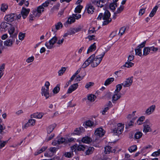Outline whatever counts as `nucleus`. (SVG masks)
<instances>
[{
    "instance_id": "1",
    "label": "nucleus",
    "mask_w": 160,
    "mask_h": 160,
    "mask_svg": "<svg viewBox=\"0 0 160 160\" xmlns=\"http://www.w3.org/2000/svg\"><path fill=\"white\" fill-rule=\"evenodd\" d=\"M110 49V48L107 46L102 49L103 52L101 54L96 56L95 54H93L89 57L83 63L82 68H84L90 64L92 68L97 67L101 62L105 53Z\"/></svg>"
},
{
    "instance_id": "2",
    "label": "nucleus",
    "mask_w": 160,
    "mask_h": 160,
    "mask_svg": "<svg viewBox=\"0 0 160 160\" xmlns=\"http://www.w3.org/2000/svg\"><path fill=\"white\" fill-rule=\"evenodd\" d=\"M111 14L110 12L108 10H105L103 14L102 13H100L97 18L98 20H101L102 18L103 21L102 25H106L108 24L112 21V19L110 18Z\"/></svg>"
},
{
    "instance_id": "3",
    "label": "nucleus",
    "mask_w": 160,
    "mask_h": 160,
    "mask_svg": "<svg viewBox=\"0 0 160 160\" xmlns=\"http://www.w3.org/2000/svg\"><path fill=\"white\" fill-rule=\"evenodd\" d=\"M122 88L121 84H118L116 86V89L114 92L113 95L112 97V101L114 103L115 101H117L121 97L122 94L120 91Z\"/></svg>"
},
{
    "instance_id": "4",
    "label": "nucleus",
    "mask_w": 160,
    "mask_h": 160,
    "mask_svg": "<svg viewBox=\"0 0 160 160\" xmlns=\"http://www.w3.org/2000/svg\"><path fill=\"white\" fill-rule=\"evenodd\" d=\"M124 125L119 123L114 128L111 129V132L114 135H119L121 134L123 130Z\"/></svg>"
},
{
    "instance_id": "5",
    "label": "nucleus",
    "mask_w": 160,
    "mask_h": 160,
    "mask_svg": "<svg viewBox=\"0 0 160 160\" xmlns=\"http://www.w3.org/2000/svg\"><path fill=\"white\" fill-rule=\"evenodd\" d=\"M57 40V37L55 36L53 37L49 41L46 42L45 45L48 49H52L54 48V45L56 42Z\"/></svg>"
},
{
    "instance_id": "6",
    "label": "nucleus",
    "mask_w": 160,
    "mask_h": 160,
    "mask_svg": "<svg viewBox=\"0 0 160 160\" xmlns=\"http://www.w3.org/2000/svg\"><path fill=\"white\" fill-rule=\"evenodd\" d=\"M133 78L132 76L126 78L125 80L122 83L120 84H121V86L125 88L127 87H130L132 84L133 82Z\"/></svg>"
},
{
    "instance_id": "7",
    "label": "nucleus",
    "mask_w": 160,
    "mask_h": 160,
    "mask_svg": "<svg viewBox=\"0 0 160 160\" xmlns=\"http://www.w3.org/2000/svg\"><path fill=\"white\" fill-rule=\"evenodd\" d=\"M71 149L72 152H76L77 151H83L84 150L86 149V147L85 146L83 145H78L76 144L71 147Z\"/></svg>"
},
{
    "instance_id": "8",
    "label": "nucleus",
    "mask_w": 160,
    "mask_h": 160,
    "mask_svg": "<svg viewBox=\"0 0 160 160\" xmlns=\"http://www.w3.org/2000/svg\"><path fill=\"white\" fill-rule=\"evenodd\" d=\"M146 41L143 42L141 44L138 46L135 49V54L137 55L141 56L142 55V49L143 48L146 44Z\"/></svg>"
},
{
    "instance_id": "9",
    "label": "nucleus",
    "mask_w": 160,
    "mask_h": 160,
    "mask_svg": "<svg viewBox=\"0 0 160 160\" xmlns=\"http://www.w3.org/2000/svg\"><path fill=\"white\" fill-rule=\"evenodd\" d=\"M152 124L150 123L149 120H147L144 123L143 131L145 133L151 131V127Z\"/></svg>"
},
{
    "instance_id": "10",
    "label": "nucleus",
    "mask_w": 160,
    "mask_h": 160,
    "mask_svg": "<svg viewBox=\"0 0 160 160\" xmlns=\"http://www.w3.org/2000/svg\"><path fill=\"white\" fill-rule=\"evenodd\" d=\"M15 41V37L11 36L9 38L4 42V45L7 47H11Z\"/></svg>"
},
{
    "instance_id": "11",
    "label": "nucleus",
    "mask_w": 160,
    "mask_h": 160,
    "mask_svg": "<svg viewBox=\"0 0 160 160\" xmlns=\"http://www.w3.org/2000/svg\"><path fill=\"white\" fill-rule=\"evenodd\" d=\"M49 89H46L45 87H42L41 89V94L42 96H44L46 99H48L50 96L49 93Z\"/></svg>"
},
{
    "instance_id": "12",
    "label": "nucleus",
    "mask_w": 160,
    "mask_h": 160,
    "mask_svg": "<svg viewBox=\"0 0 160 160\" xmlns=\"http://www.w3.org/2000/svg\"><path fill=\"white\" fill-rule=\"evenodd\" d=\"M105 132L102 128H97L94 132L95 136L97 138L102 137L104 134Z\"/></svg>"
},
{
    "instance_id": "13",
    "label": "nucleus",
    "mask_w": 160,
    "mask_h": 160,
    "mask_svg": "<svg viewBox=\"0 0 160 160\" xmlns=\"http://www.w3.org/2000/svg\"><path fill=\"white\" fill-rule=\"evenodd\" d=\"M16 16V14L14 13H11L7 15L5 17V20L8 22H12L14 20Z\"/></svg>"
},
{
    "instance_id": "14",
    "label": "nucleus",
    "mask_w": 160,
    "mask_h": 160,
    "mask_svg": "<svg viewBox=\"0 0 160 160\" xmlns=\"http://www.w3.org/2000/svg\"><path fill=\"white\" fill-rule=\"evenodd\" d=\"M30 11V9L29 8L26 9L22 7L21 12V13L23 18L24 19L26 18Z\"/></svg>"
},
{
    "instance_id": "15",
    "label": "nucleus",
    "mask_w": 160,
    "mask_h": 160,
    "mask_svg": "<svg viewBox=\"0 0 160 160\" xmlns=\"http://www.w3.org/2000/svg\"><path fill=\"white\" fill-rule=\"evenodd\" d=\"M156 106L152 105L149 107L145 111V114L147 115H150L156 109Z\"/></svg>"
},
{
    "instance_id": "16",
    "label": "nucleus",
    "mask_w": 160,
    "mask_h": 160,
    "mask_svg": "<svg viewBox=\"0 0 160 160\" xmlns=\"http://www.w3.org/2000/svg\"><path fill=\"white\" fill-rule=\"evenodd\" d=\"M106 1V0H94L92 2V3L96 5L98 7L102 8L103 6Z\"/></svg>"
},
{
    "instance_id": "17",
    "label": "nucleus",
    "mask_w": 160,
    "mask_h": 160,
    "mask_svg": "<svg viewBox=\"0 0 160 160\" xmlns=\"http://www.w3.org/2000/svg\"><path fill=\"white\" fill-rule=\"evenodd\" d=\"M65 142V139L63 138H61L58 140H55L52 142V144L53 145L55 146L57 144H60L64 143Z\"/></svg>"
},
{
    "instance_id": "18",
    "label": "nucleus",
    "mask_w": 160,
    "mask_h": 160,
    "mask_svg": "<svg viewBox=\"0 0 160 160\" xmlns=\"http://www.w3.org/2000/svg\"><path fill=\"white\" fill-rule=\"evenodd\" d=\"M78 83L73 84L70 86L68 89L67 93H71L72 92L75 90L78 87Z\"/></svg>"
},
{
    "instance_id": "19",
    "label": "nucleus",
    "mask_w": 160,
    "mask_h": 160,
    "mask_svg": "<svg viewBox=\"0 0 160 160\" xmlns=\"http://www.w3.org/2000/svg\"><path fill=\"white\" fill-rule=\"evenodd\" d=\"M84 132V129L83 127H80L76 128L74 131V134L79 135Z\"/></svg>"
},
{
    "instance_id": "20",
    "label": "nucleus",
    "mask_w": 160,
    "mask_h": 160,
    "mask_svg": "<svg viewBox=\"0 0 160 160\" xmlns=\"http://www.w3.org/2000/svg\"><path fill=\"white\" fill-rule=\"evenodd\" d=\"M81 141L84 143L89 144L91 142L92 139L90 137L86 136L82 138Z\"/></svg>"
},
{
    "instance_id": "21",
    "label": "nucleus",
    "mask_w": 160,
    "mask_h": 160,
    "mask_svg": "<svg viewBox=\"0 0 160 160\" xmlns=\"http://www.w3.org/2000/svg\"><path fill=\"white\" fill-rule=\"evenodd\" d=\"M86 8L88 13L92 14L94 12V8L91 4H89L87 5Z\"/></svg>"
},
{
    "instance_id": "22",
    "label": "nucleus",
    "mask_w": 160,
    "mask_h": 160,
    "mask_svg": "<svg viewBox=\"0 0 160 160\" xmlns=\"http://www.w3.org/2000/svg\"><path fill=\"white\" fill-rule=\"evenodd\" d=\"M96 48V43H94L92 44L89 48L87 51V53L88 54L89 52L94 51Z\"/></svg>"
},
{
    "instance_id": "23",
    "label": "nucleus",
    "mask_w": 160,
    "mask_h": 160,
    "mask_svg": "<svg viewBox=\"0 0 160 160\" xmlns=\"http://www.w3.org/2000/svg\"><path fill=\"white\" fill-rule=\"evenodd\" d=\"M43 115V114L42 113H34L31 115L32 118H37L38 119H41L42 118Z\"/></svg>"
},
{
    "instance_id": "24",
    "label": "nucleus",
    "mask_w": 160,
    "mask_h": 160,
    "mask_svg": "<svg viewBox=\"0 0 160 160\" xmlns=\"http://www.w3.org/2000/svg\"><path fill=\"white\" fill-rule=\"evenodd\" d=\"M115 150L114 149L112 150V148L111 147L109 146H106L105 147V152L106 154L109 153L110 152H114Z\"/></svg>"
},
{
    "instance_id": "25",
    "label": "nucleus",
    "mask_w": 160,
    "mask_h": 160,
    "mask_svg": "<svg viewBox=\"0 0 160 160\" xmlns=\"http://www.w3.org/2000/svg\"><path fill=\"white\" fill-rule=\"evenodd\" d=\"M108 125L112 129L116 126L117 124V123L115 120L112 119L108 122Z\"/></svg>"
},
{
    "instance_id": "26",
    "label": "nucleus",
    "mask_w": 160,
    "mask_h": 160,
    "mask_svg": "<svg viewBox=\"0 0 160 160\" xmlns=\"http://www.w3.org/2000/svg\"><path fill=\"white\" fill-rule=\"evenodd\" d=\"M56 126V124L55 123L49 126L47 129V132L48 133H50L53 130Z\"/></svg>"
},
{
    "instance_id": "27",
    "label": "nucleus",
    "mask_w": 160,
    "mask_h": 160,
    "mask_svg": "<svg viewBox=\"0 0 160 160\" xmlns=\"http://www.w3.org/2000/svg\"><path fill=\"white\" fill-rule=\"evenodd\" d=\"M150 52V47H145L143 49V55L146 56Z\"/></svg>"
},
{
    "instance_id": "28",
    "label": "nucleus",
    "mask_w": 160,
    "mask_h": 160,
    "mask_svg": "<svg viewBox=\"0 0 160 160\" xmlns=\"http://www.w3.org/2000/svg\"><path fill=\"white\" fill-rule=\"evenodd\" d=\"M47 148V147H42L41 149L37 150L36 152H35V155L36 156L39 154L41 153L42 152L44 151Z\"/></svg>"
},
{
    "instance_id": "29",
    "label": "nucleus",
    "mask_w": 160,
    "mask_h": 160,
    "mask_svg": "<svg viewBox=\"0 0 160 160\" xmlns=\"http://www.w3.org/2000/svg\"><path fill=\"white\" fill-rule=\"evenodd\" d=\"M94 148L92 147H90L85 152L84 154L85 155H89L91 154L93 152Z\"/></svg>"
},
{
    "instance_id": "30",
    "label": "nucleus",
    "mask_w": 160,
    "mask_h": 160,
    "mask_svg": "<svg viewBox=\"0 0 160 160\" xmlns=\"http://www.w3.org/2000/svg\"><path fill=\"white\" fill-rule=\"evenodd\" d=\"M134 65V63L131 62L127 61V62H125V64L122 66V67L127 68H130L133 67Z\"/></svg>"
},
{
    "instance_id": "31",
    "label": "nucleus",
    "mask_w": 160,
    "mask_h": 160,
    "mask_svg": "<svg viewBox=\"0 0 160 160\" xmlns=\"http://www.w3.org/2000/svg\"><path fill=\"white\" fill-rule=\"evenodd\" d=\"M8 6L7 4L3 3L1 4L0 7V10L2 12H5L8 9Z\"/></svg>"
},
{
    "instance_id": "32",
    "label": "nucleus",
    "mask_w": 160,
    "mask_h": 160,
    "mask_svg": "<svg viewBox=\"0 0 160 160\" xmlns=\"http://www.w3.org/2000/svg\"><path fill=\"white\" fill-rule=\"evenodd\" d=\"M114 78H108L105 81L104 85L106 86H108L111 84L114 80Z\"/></svg>"
},
{
    "instance_id": "33",
    "label": "nucleus",
    "mask_w": 160,
    "mask_h": 160,
    "mask_svg": "<svg viewBox=\"0 0 160 160\" xmlns=\"http://www.w3.org/2000/svg\"><path fill=\"white\" fill-rule=\"evenodd\" d=\"M96 98V96L92 94L89 95L87 97L88 100L91 102L94 101Z\"/></svg>"
},
{
    "instance_id": "34",
    "label": "nucleus",
    "mask_w": 160,
    "mask_h": 160,
    "mask_svg": "<svg viewBox=\"0 0 160 160\" xmlns=\"http://www.w3.org/2000/svg\"><path fill=\"white\" fill-rule=\"evenodd\" d=\"M10 26L9 28L8 29V32L9 34L11 35H12L14 32L15 31V26L12 25L11 24V25H9Z\"/></svg>"
},
{
    "instance_id": "35",
    "label": "nucleus",
    "mask_w": 160,
    "mask_h": 160,
    "mask_svg": "<svg viewBox=\"0 0 160 160\" xmlns=\"http://www.w3.org/2000/svg\"><path fill=\"white\" fill-rule=\"evenodd\" d=\"M117 6L118 4L117 3L112 2L110 4L109 8L111 10L114 11Z\"/></svg>"
},
{
    "instance_id": "36",
    "label": "nucleus",
    "mask_w": 160,
    "mask_h": 160,
    "mask_svg": "<svg viewBox=\"0 0 160 160\" xmlns=\"http://www.w3.org/2000/svg\"><path fill=\"white\" fill-rule=\"evenodd\" d=\"M75 18L72 16L69 17L67 21L66 22L65 25L66 24H71L72 23H73L75 21Z\"/></svg>"
},
{
    "instance_id": "37",
    "label": "nucleus",
    "mask_w": 160,
    "mask_h": 160,
    "mask_svg": "<svg viewBox=\"0 0 160 160\" xmlns=\"http://www.w3.org/2000/svg\"><path fill=\"white\" fill-rule=\"evenodd\" d=\"M137 147L136 145H133L131 146L128 148V150L130 152H135L136 151Z\"/></svg>"
},
{
    "instance_id": "38",
    "label": "nucleus",
    "mask_w": 160,
    "mask_h": 160,
    "mask_svg": "<svg viewBox=\"0 0 160 160\" xmlns=\"http://www.w3.org/2000/svg\"><path fill=\"white\" fill-rule=\"evenodd\" d=\"M142 133L141 132H137L134 135V138L136 139L140 138L142 136Z\"/></svg>"
},
{
    "instance_id": "39",
    "label": "nucleus",
    "mask_w": 160,
    "mask_h": 160,
    "mask_svg": "<svg viewBox=\"0 0 160 160\" xmlns=\"http://www.w3.org/2000/svg\"><path fill=\"white\" fill-rule=\"evenodd\" d=\"M145 119V117L144 116H142L139 118L137 121V124L139 125L142 124Z\"/></svg>"
},
{
    "instance_id": "40",
    "label": "nucleus",
    "mask_w": 160,
    "mask_h": 160,
    "mask_svg": "<svg viewBox=\"0 0 160 160\" xmlns=\"http://www.w3.org/2000/svg\"><path fill=\"white\" fill-rule=\"evenodd\" d=\"M66 70V68L65 67H62L58 71V75L59 76L62 75L64 73Z\"/></svg>"
},
{
    "instance_id": "41",
    "label": "nucleus",
    "mask_w": 160,
    "mask_h": 160,
    "mask_svg": "<svg viewBox=\"0 0 160 160\" xmlns=\"http://www.w3.org/2000/svg\"><path fill=\"white\" fill-rule=\"evenodd\" d=\"M63 25L61 22H59L55 24V27L56 30H58L62 28Z\"/></svg>"
},
{
    "instance_id": "42",
    "label": "nucleus",
    "mask_w": 160,
    "mask_h": 160,
    "mask_svg": "<svg viewBox=\"0 0 160 160\" xmlns=\"http://www.w3.org/2000/svg\"><path fill=\"white\" fill-rule=\"evenodd\" d=\"M124 7L121 5L118 8L117 11L114 12L115 15L120 13L124 9Z\"/></svg>"
},
{
    "instance_id": "43",
    "label": "nucleus",
    "mask_w": 160,
    "mask_h": 160,
    "mask_svg": "<svg viewBox=\"0 0 160 160\" xmlns=\"http://www.w3.org/2000/svg\"><path fill=\"white\" fill-rule=\"evenodd\" d=\"M82 8V6L79 5L78 6L75 8V12L76 13H79L81 12V10Z\"/></svg>"
},
{
    "instance_id": "44",
    "label": "nucleus",
    "mask_w": 160,
    "mask_h": 160,
    "mask_svg": "<svg viewBox=\"0 0 160 160\" xmlns=\"http://www.w3.org/2000/svg\"><path fill=\"white\" fill-rule=\"evenodd\" d=\"M4 67L5 65L4 64H2L0 66V78L3 75V72L4 71Z\"/></svg>"
},
{
    "instance_id": "45",
    "label": "nucleus",
    "mask_w": 160,
    "mask_h": 160,
    "mask_svg": "<svg viewBox=\"0 0 160 160\" xmlns=\"http://www.w3.org/2000/svg\"><path fill=\"white\" fill-rule=\"evenodd\" d=\"M64 39L63 38H60L57 41V44L58 45V46H61L63 42Z\"/></svg>"
},
{
    "instance_id": "46",
    "label": "nucleus",
    "mask_w": 160,
    "mask_h": 160,
    "mask_svg": "<svg viewBox=\"0 0 160 160\" xmlns=\"http://www.w3.org/2000/svg\"><path fill=\"white\" fill-rule=\"evenodd\" d=\"M32 14L34 16L36 17H39L41 15L40 14L36 9L33 10L32 12Z\"/></svg>"
},
{
    "instance_id": "47",
    "label": "nucleus",
    "mask_w": 160,
    "mask_h": 160,
    "mask_svg": "<svg viewBox=\"0 0 160 160\" xmlns=\"http://www.w3.org/2000/svg\"><path fill=\"white\" fill-rule=\"evenodd\" d=\"M94 85V83L92 82H89L87 83L85 86V88L88 89L92 86Z\"/></svg>"
},
{
    "instance_id": "48",
    "label": "nucleus",
    "mask_w": 160,
    "mask_h": 160,
    "mask_svg": "<svg viewBox=\"0 0 160 160\" xmlns=\"http://www.w3.org/2000/svg\"><path fill=\"white\" fill-rule=\"evenodd\" d=\"M28 122L31 126H33L35 124L36 120L33 119H30L29 120Z\"/></svg>"
},
{
    "instance_id": "49",
    "label": "nucleus",
    "mask_w": 160,
    "mask_h": 160,
    "mask_svg": "<svg viewBox=\"0 0 160 160\" xmlns=\"http://www.w3.org/2000/svg\"><path fill=\"white\" fill-rule=\"evenodd\" d=\"M8 142L7 141H2L0 140V149L4 147L5 144Z\"/></svg>"
},
{
    "instance_id": "50",
    "label": "nucleus",
    "mask_w": 160,
    "mask_h": 160,
    "mask_svg": "<svg viewBox=\"0 0 160 160\" xmlns=\"http://www.w3.org/2000/svg\"><path fill=\"white\" fill-rule=\"evenodd\" d=\"M36 10L41 15L42 13L44 11V8L42 7V6H39L38 7Z\"/></svg>"
},
{
    "instance_id": "51",
    "label": "nucleus",
    "mask_w": 160,
    "mask_h": 160,
    "mask_svg": "<svg viewBox=\"0 0 160 160\" xmlns=\"http://www.w3.org/2000/svg\"><path fill=\"white\" fill-rule=\"evenodd\" d=\"M25 37V33L20 32L18 35V37L19 40H22Z\"/></svg>"
},
{
    "instance_id": "52",
    "label": "nucleus",
    "mask_w": 160,
    "mask_h": 160,
    "mask_svg": "<svg viewBox=\"0 0 160 160\" xmlns=\"http://www.w3.org/2000/svg\"><path fill=\"white\" fill-rule=\"evenodd\" d=\"M34 60V57L33 56H32L31 57L28 58L26 60V62L28 63H29L32 62Z\"/></svg>"
},
{
    "instance_id": "53",
    "label": "nucleus",
    "mask_w": 160,
    "mask_h": 160,
    "mask_svg": "<svg viewBox=\"0 0 160 160\" xmlns=\"http://www.w3.org/2000/svg\"><path fill=\"white\" fill-rule=\"evenodd\" d=\"M126 28L125 27L121 28L119 30V34H120V36H122L123 34L125 31Z\"/></svg>"
},
{
    "instance_id": "54",
    "label": "nucleus",
    "mask_w": 160,
    "mask_h": 160,
    "mask_svg": "<svg viewBox=\"0 0 160 160\" xmlns=\"http://www.w3.org/2000/svg\"><path fill=\"white\" fill-rule=\"evenodd\" d=\"M134 120L132 119V120L128 122L126 125L128 128H129L133 125L134 123Z\"/></svg>"
},
{
    "instance_id": "55",
    "label": "nucleus",
    "mask_w": 160,
    "mask_h": 160,
    "mask_svg": "<svg viewBox=\"0 0 160 160\" xmlns=\"http://www.w3.org/2000/svg\"><path fill=\"white\" fill-rule=\"evenodd\" d=\"M60 90V88L58 86H56L54 88L52 92L54 94H57L59 92Z\"/></svg>"
},
{
    "instance_id": "56",
    "label": "nucleus",
    "mask_w": 160,
    "mask_h": 160,
    "mask_svg": "<svg viewBox=\"0 0 160 160\" xmlns=\"http://www.w3.org/2000/svg\"><path fill=\"white\" fill-rule=\"evenodd\" d=\"M1 26L4 28H6L7 27H8L9 25H11V24L6 22H2L1 24Z\"/></svg>"
},
{
    "instance_id": "57",
    "label": "nucleus",
    "mask_w": 160,
    "mask_h": 160,
    "mask_svg": "<svg viewBox=\"0 0 160 160\" xmlns=\"http://www.w3.org/2000/svg\"><path fill=\"white\" fill-rule=\"evenodd\" d=\"M72 17L75 18V20L81 18V15L79 14H73L72 15Z\"/></svg>"
},
{
    "instance_id": "58",
    "label": "nucleus",
    "mask_w": 160,
    "mask_h": 160,
    "mask_svg": "<svg viewBox=\"0 0 160 160\" xmlns=\"http://www.w3.org/2000/svg\"><path fill=\"white\" fill-rule=\"evenodd\" d=\"M93 124L94 123L93 122L89 120L86 122L85 125L87 126L91 127L93 125Z\"/></svg>"
},
{
    "instance_id": "59",
    "label": "nucleus",
    "mask_w": 160,
    "mask_h": 160,
    "mask_svg": "<svg viewBox=\"0 0 160 160\" xmlns=\"http://www.w3.org/2000/svg\"><path fill=\"white\" fill-rule=\"evenodd\" d=\"M160 155V149L158 150V151L153 152L152 154V156L154 157H157Z\"/></svg>"
},
{
    "instance_id": "60",
    "label": "nucleus",
    "mask_w": 160,
    "mask_h": 160,
    "mask_svg": "<svg viewBox=\"0 0 160 160\" xmlns=\"http://www.w3.org/2000/svg\"><path fill=\"white\" fill-rule=\"evenodd\" d=\"M150 51H152L154 52H156L158 50V48L155 47L153 46L152 47H150Z\"/></svg>"
},
{
    "instance_id": "61",
    "label": "nucleus",
    "mask_w": 160,
    "mask_h": 160,
    "mask_svg": "<svg viewBox=\"0 0 160 160\" xmlns=\"http://www.w3.org/2000/svg\"><path fill=\"white\" fill-rule=\"evenodd\" d=\"M49 0L46 1L44 3L42 4L41 6H42V7L44 8L47 7H48L49 5Z\"/></svg>"
},
{
    "instance_id": "62",
    "label": "nucleus",
    "mask_w": 160,
    "mask_h": 160,
    "mask_svg": "<svg viewBox=\"0 0 160 160\" xmlns=\"http://www.w3.org/2000/svg\"><path fill=\"white\" fill-rule=\"evenodd\" d=\"M75 33V32L74 31V29H70L68 32V35H69L74 34Z\"/></svg>"
},
{
    "instance_id": "63",
    "label": "nucleus",
    "mask_w": 160,
    "mask_h": 160,
    "mask_svg": "<svg viewBox=\"0 0 160 160\" xmlns=\"http://www.w3.org/2000/svg\"><path fill=\"white\" fill-rule=\"evenodd\" d=\"M145 8H142L140 9L139 12V15L140 16L142 15L145 12Z\"/></svg>"
},
{
    "instance_id": "64",
    "label": "nucleus",
    "mask_w": 160,
    "mask_h": 160,
    "mask_svg": "<svg viewBox=\"0 0 160 160\" xmlns=\"http://www.w3.org/2000/svg\"><path fill=\"white\" fill-rule=\"evenodd\" d=\"M5 128V126L3 125L0 124V133L2 134L3 131Z\"/></svg>"
}]
</instances>
